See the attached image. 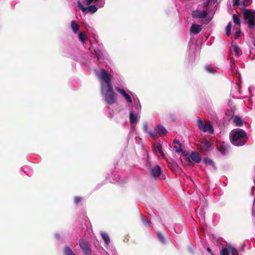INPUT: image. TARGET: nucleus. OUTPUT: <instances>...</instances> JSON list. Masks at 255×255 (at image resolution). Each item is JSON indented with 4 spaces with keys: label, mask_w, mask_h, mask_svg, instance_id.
Returning <instances> with one entry per match:
<instances>
[{
    "label": "nucleus",
    "mask_w": 255,
    "mask_h": 255,
    "mask_svg": "<svg viewBox=\"0 0 255 255\" xmlns=\"http://www.w3.org/2000/svg\"><path fill=\"white\" fill-rule=\"evenodd\" d=\"M230 140L232 144L237 146L245 145L248 140L246 132L242 129L232 130L230 134Z\"/></svg>",
    "instance_id": "f257e3e1"
},
{
    "label": "nucleus",
    "mask_w": 255,
    "mask_h": 255,
    "mask_svg": "<svg viewBox=\"0 0 255 255\" xmlns=\"http://www.w3.org/2000/svg\"><path fill=\"white\" fill-rule=\"evenodd\" d=\"M244 17L248 20V23L250 28H253L255 26V11L253 12L251 10L245 9L244 10Z\"/></svg>",
    "instance_id": "f03ea898"
},
{
    "label": "nucleus",
    "mask_w": 255,
    "mask_h": 255,
    "mask_svg": "<svg viewBox=\"0 0 255 255\" xmlns=\"http://www.w3.org/2000/svg\"><path fill=\"white\" fill-rule=\"evenodd\" d=\"M199 128L204 132L208 131L211 133H213L214 129L212 125L209 121L203 122L199 118L197 122Z\"/></svg>",
    "instance_id": "7ed1b4c3"
},
{
    "label": "nucleus",
    "mask_w": 255,
    "mask_h": 255,
    "mask_svg": "<svg viewBox=\"0 0 255 255\" xmlns=\"http://www.w3.org/2000/svg\"><path fill=\"white\" fill-rule=\"evenodd\" d=\"M79 244L84 255H92L91 245L89 242L81 239L79 241Z\"/></svg>",
    "instance_id": "20e7f679"
},
{
    "label": "nucleus",
    "mask_w": 255,
    "mask_h": 255,
    "mask_svg": "<svg viewBox=\"0 0 255 255\" xmlns=\"http://www.w3.org/2000/svg\"><path fill=\"white\" fill-rule=\"evenodd\" d=\"M104 99L108 105H113L116 103L117 101L116 94L114 91L106 92L105 95Z\"/></svg>",
    "instance_id": "39448f33"
},
{
    "label": "nucleus",
    "mask_w": 255,
    "mask_h": 255,
    "mask_svg": "<svg viewBox=\"0 0 255 255\" xmlns=\"http://www.w3.org/2000/svg\"><path fill=\"white\" fill-rule=\"evenodd\" d=\"M96 75L98 78L101 79L105 83H107L112 80L111 75L108 73V71H107L104 69H101L100 70V72H97L96 73Z\"/></svg>",
    "instance_id": "423d86ee"
},
{
    "label": "nucleus",
    "mask_w": 255,
    "mask_h": 255,
    "mask_svg": "<svg viewBox=\"0 0 255 255\" xmlns=\"http://www.w3.org/2000/svg\"><path fill=\"white\" fill-rule=\"evenodd\" d=\"M216 147L218 151L222 154H226L228 150V147L224 142H219L216 144Z\"/></svg>",
    "instance_id": "0eeeda50"
},
{
    "label": "nucleus",
    "mask_w": 255,
    "mask_h": 255,
    "mask_svg": "<svg viewBox=\"0 0 255 255\" xmlns=\"http://www.w3.org/2000/svg\"><path fill=\"white\" fill-rule=\"evenodd\" d=\"M186 158L189 160L190 158L196 163H199L201 162V157L196 151H192L189 155H186Z\"/></svg>",
    "instance_id": "6e6552de"
},
{
    "label": "nucleus",
    "mask_w": 255,
    "mask_h": 255,
    "mask_svg": "<svg viewBox=\"0 0 255 255\" xmlns=\"http://www.w3.org/2000/svg\"><path fill=\"white\" fill-rule=\"evenodd\" d=\"M78 6L83 12H85L87 9H88L89 12L94 13L97 10V8L95 5H92L89 6L88 7H84L81 2H78Z\"/></svg>",
    "instance_id": "1a4fd4ad"
},
{
    "label": "nucleus",
    "mask_w": 255,
    "mask_h": 255,
    "mask_svg": "<svg viewBox=\"0 0 255 255\" xmlns=\"http://www.w3.org/2000/svg\"><path fill=\"white\" fill-rule=\"evenodd\" d=\"M208 12L206 10H195L192 11V15L193 17L196 18H203L206 17Z\"/></svg>",
    "instance_id": "9d476101"
},
{
    "label": "nucleus",
    "mask_w": 255,
    "mask_h": 255,
    "mask_svg": "<svg viewBox=\"0 0 255 255\" xmlns=\"http://www.w3.org/2000/svg\"><path fill=\"white\" fill-rule=\"evenodd\" d=\"M116 90L125 97L127 102L130 103H132L131 97L126 92L124 89H121L119 87H116Z\"/></svg>",
    "instance_id": "9b49d317"
},
{
    "label": "nucleus",
    "mask_w": 255,
    "mask_h": 255,
    "mask_svg": "<svg viewBox=\"0 0 255 255\" xmlns=\"http://www.w3.org/2000/svg\"><path fill=\"white\" fill-rule=\"evenodd\" d=\"M150 172L153 177H158L161 173V169L159 166L157 165L151 168Z\"/></svg>",
    "instance_id": "f8f14e48"
},
{
    "label": "nucleus",
    "mask_w": 255,
    "mask_h": 255,
    "mask_svg": "<svg viewBox=\"0 0 255 255\" xmlns=\"http://www.w3.org/2000/svg\"><path fill=\"white\" fill-rule=\"evenodd\" d=\"M201 30V25L197 24H193L190 27V32L193 34H197Z\"/></svg>",
    "instance_id": "ddd939ff"
},
{
    "label": "nucleus",
    "mask_w": 255,
    "mask_h": 255,
    "mask_svg": "<svg viewBox=\"0 0 255 255\" xmlns=\"http://www.w3.org/2000/svg\"><path fill=\"white\" fill-rule=\"evenodd\" d=\"M231 52L236 55L239 56L242 54V51L240 47L236 44L232 45Z\"/></svg>",
    "instance_id": "4468645a"
},
{
    "label": "nucleus",
    "mask_w": 255,
    "mask_h": 255,
    "mask_svg": "<svg viewBox=\"0 0 255 255\" xmlns=\"http://www.w3.org/2000/svg\"><path fill=\"white\" fill-rule=\"evenodd\" d=\"M160 136L164 135L167 133V130L162 126H157L155 128Z\"/></svg>",
    "instance_id": "2eb2a0df"
},
{
    "label": "nucleus",
    "mask_w": 255,
    "mask_h": 255,
    "mask_svg": "<svg viewBox=\"0 0 255 255\" xmlns=\"http://www.w3.org/2000/svg\"><path fill=\"white\" fill-rule=\"evenodd\" d=\"M71 27L74 33H76L79 29V25L75 20L71 21Z\"/></svg>",
    "instance_id": "dca6fc26"
},
{
    "label": "nucleus",
    "mask_w": 255,
    "mask_h": 255,
    "mask_svg": "<svg viewBox=\"0 0 255 255\" xmlns=\"http://www.w3.org/2000/svg\"><path fill=\"white\" fill-rule=\"evenodd\" d=\"M129 121L131 124H135L137 122L136 115H135L132 111L129 113Z\"/></svg>",
    "instance_id": "f3484780"
},
{
    "label": "nucleus",
    "mask_w": 255,
    "mask_h": 255,
    "mask_svg": "<svg viewBox=\"0 0 255 255\" xmlns=\"http://www.w3.org/2000/svg\"><path fill=\"white\" fill-rule=\"evenodd\" d=\"M64 255H75L73 250L69 247H65L63 250Z\"/></svg>",
    "instance_id": "a211bd4d"
},
{
    "label": "nucleus",
    "mask_w": 255,
    "mask_h": 255,
    "mask_svg": "<svg viewBox=\"0 0 255 255\" xmlns=\"http://www.w3.org/2000/svg\"><path fill=\"white\" fill-rule=\"evenodd\" d=\"M101 237H102V239L105 242L106 244L108 245L110 243V240L109 239L108 235L104 232H102L101 233Z\"/></svg>",
    "instance_id": "6ab92c4d"
},
{
    "label": "nucleus",
    "mask_w": 255,
    "mask_h": 255,
    "mask_svg": "<svg viewBox=\"0 0 255 255\" xmlns=\"http://www.w3.org/2000/svg\"><path fill=\"white\" fill-rule=\"evenodd\" d=\"M233 121L237 126L240 127L243 125V122L241 118L238 116H236L234 118Z\"/></svg>",
    "instance_id": "aec40b11"
},
{
    "label": "nucleus",
    "mask_w": 255,
    "mask_h": 255,
    "mask_svg": "<svg viewBox=\"0 0 255 255\" xmlns=\"http://www.w3.org/2000/svg\"><path fill=\"white\" fill-rule=\"evenodd\" d=\"M227 247L229 249L231 255H238V252L235 247L230 245H227Z\"/></svg>",
    "instance_id": "412c9836"
},
{
    "label": "nucleus",
    "mask_w": 255,
    "mask_h": 255,
    "mask_svg": "<svg viewBox=\"0 0 255 255\" xmlns=\"http://www.w3.org/2000/svg\"><path fill=\"white\" fill-rule=\"evenodd\" d=\"M232 25V22H229L226 27V34L227 36H229L231 34Z\"/></svg>",
    "instance_id": "4be33fe9"
},
{
    "label": "nucleus",
    "mask_w": 255,
    "mask_h": 255,
    "mask_svg": "<svg viewBox=\"0 0 255 255\" xmlns=\"http://www.w3.org/2000/svg\"><path fill=\"white\" fill-rule=\"evenodd\" d=\"M230 250L227 245L220 251V255H229Z\"/></svg>",
    "instance_id": "5701e85b"
},
{
    "label": "nucleus",
    "mask_w": 255,
    "mask_h": 255,
    "mask_svg": "<svg viewBox=\"0 0 255 255\" xmlns=\"http://www.w3.org/2000/svg\"><path fill=\"white\" fill-rule=\"evenodd\" d=\"M78 37H79L80 40L83 43H84L85 40L86 38L85 33L83 32H80L79 33Z\"/></svg>",
    "instance_id": "b1692460"
},
{
    "label": "nucleus",
    "mask_w": 255,
    "mask_h": 255,
    "mask_svg": "<svg viewBox=\"0 0 255 255\" xmlns=\"http://www.w3.org/2000/svg\"><path fill=\"white\" fill-rule=\"evenodd\" d=\"M204 163L206 165H210L212 166L214 165V162L213 161L209 158L206 157L204 159Z\"/></svg>",
    "instance_id": "393cba45"
},
{
    "label": "nucleus",
    "mask_w": 255,
    "mask_h": 255,
    "mask_svg": "<svg viewBox=\"0 0 255 255\" xmlns=\"http://www.w3.org/2000/svg\"><path fill=\"white\" fill-rule=\"evenodd\" d=\"M155 148L159 151V152L162 155V156H164V155L162 150V145L160 143H157L155 146Z\"/></svg>",
    "instance_id": "a878e982"
},
{
    "label": "nucleus",
    "mask_w": 255,
    "mask_h": 255,
    "mask_svg": "<svg viewBox=\"0 0 255 255\" xmlns=\"http://www.w3.org/2000/svg\"><path fill=\"white\" fill-rule=\"evenodd\" d=\"M233 21L235 23H236L239 25H240L241 22H240V18L236 14H234L233 15Z\"/></svg>",
    "instance_id": "bb28decb"
},
{
    "label": "nucleus",
    "mask_w": 255,
    "mask_h": 255,
    "mask_svg": "<svg viewBox=\"0 0 255 255\" xmlns=\"http://www.w3.org/2000/svg\"><path fill=\"white\" fill-rule=\"evenodd\" d=\"M107 84V90L106 92H113L114 91V90H113V86H112V83H111V81H110L107 83H106Z\"/></svg>",
    "instance_id": "cd10ccee"
},
{
    "label": "nucleus",
    "mask_w": 255,
    "mask_h": 255,
    "mask_svg": "<svg viewBox=\"0 0 255 255\" xmlns=\"http://www.w3.org/2000/svg\"><path fill=\"white\" fill-rule=\"evenodd\" d=\"M174 148L175 149V151L177 153H179L180 152L182 151V149L181 148V144H179L177 145H174Z\"/></svg>",
    "instance_id": "c85d7f7f"
},
{
    "label": "nucleus",
    "mask_w": 255,
    "mask_h": 255,
    "mask_svg": "<svg viewBox=\"0 0 255 255\" xmlns=\"http://www.w3.org/2000/svg\"><path fill=\"white\" fill-rule=\"evenodd\" d=\"M204 147H205L206 149L208 150L209 147L211 146V143L209 141L207 140H205L203 141V145Z\"/></svg>",
    "instance_id": "c756f323"
},
{
    "label": "nucleus",
    "mask_w": 255,
    "mask_h": 255,
    "mask_svg": "<svg viewBox=\"0 0 255 255\" xmlns=\"http://www.w3.org/2000/svg\"><path fill=\"white\" fill-rule=\"evenodd\" d=\"M142 221L145 226L149 227L150 226V221L149 220L148 218L144 217V218L142 219Z\"/></svg>",
    "instance_id": "7c9ffc66"
},
{
    "label": "nucleus",
    "mask_w": 255,
    "mask_h": 255,
    "mask_svg": "<svg viewBox=\"0 0 255 255\" xmlns=\"http://www.w3.org/2000/svg\"><path fill=\"white\" fill-rule=\"evenodd\" d=\"M157 237L161 242H162L163 243H165V240H164L163 236L161 233H159V232L158 233Z\"/></svg>",
    "instance_id": "2f4dec72"
},
{
    "label": "nucleus",
    "mask_w": 255,
    "mask_h": 255,
    "mask_svg": "<svg viewBox=\"0 0 255 255\" xmlns=\"http://www.w3.org/2000/svg\"><path fill=\"white\" fill-rule=\"evenodd\" d=\"M198 149L202 152H205L208 151L203 145H200L198 147Z\"/></svg>",
    "instance_id": "473e14b6"
},
{
    "label": "nucleus",
    "mask_w": 255,
    "mask_h": 255,
    "mask_svg": "<svg viewBox=\"0 0 255 255\" xmlns=\"http://www.w3.org/2000/svg\"><path fill=\"white\" fill-rule=\"evenodd\" d=\"M82 200V198L79 196H76L74 199V203L78 204Z\"/></svg>",
    "instance_id": "72a5a7b5"
},
{
    "label": "nucleus",
    "mask_w": 255,
    "mask_h": 255,
    "mask_svg": "<svg viewBox=\"0 0 255 255\" xmlns=\"http://www.w3.org/2000/svg\"><path fill=\"white\" fill-rule=\"evenodd\" d=\"M251 0H243L242 4L244 6H248L251 3Z\"/></svg>",
    "instance_id": "f704fd0d"
},
{
    "label": "nucleus",
    "mask_w": 255,
    "mask_h": 255,
    "mask_svg": "<svg viewBox=\"0 0 255 255\" xmlns=\"http://www.w3.org/2000/svg\"><path fill=\"white\" fill-rule=\"evenodd\" d=\"M206 70L209 73H212V74H213L214 73V72H215V70L213 69V68H211L209 67H206Z\"/></svg>",
    "instance_id": "c9c22d12"
},
{
    "label": "nucleus",
    "mask_w": 255,
    "mask_h": 255,
    "mask_svg": "<svg viewBox=\"0 0 255 255\" xmlns=\"http://www.w3.org/2000/svg\"><path fill=\"white\" fill-rule=\"evenodd\" d=\"M240 0H233V5L234 6L240 5Z\"/></svg>",
    "instance_id": "e433bc0d"
},
{
    "label": "nucleus",
    "mask_w": 255,
    "mask_h": 255,
    "mask_svg": "<svg viewBox=\"0 0 255 255\" xmlns=\"http://www.w3.org/2000/svg\"><path fill=\"white\" fill-rule=\"evenodd\" d=\"M217 0H207V4H214Z\"/></svg>",
    "instance_id": "4c0bfd02"
},
{
    "label": "nucleus",
    "mask_w": 255,
    "mask_h": 255,
    "mask_svg": "<svg viewBox=\"0 0 255 255\" xmlns=\"http://www.w3.org/2000/svg\"><path fill=\"white\" fill-rule=\"evenodd\" d=\"M240 33H241L240 30L238 31H237V32L235 33V38H236V39H237V38H238V37H239L240 34Z\"/></svg>",
    "instance_id": "58836bf2"
},
{
    "label": "nucleus",
    "mask_w": 255,
    "mask_h": 255,
    "mask_svg": "<svg viewBox=\"0 0 255 255\" xmlns=\"http://www.w3.org/2000/svg\"><path fill=\"white\" fill-rule=\"evenodd\" d=\"M173 143H176L177 144H180L179 141L178 140H177L176 139H174V141H173Z\"/></svg>",
    "instance_id": "ea45409f"
},
{
    "label": "nucleus",
    "mask_w": 255,
    "mask_h": 255,
    "mask_svg": "<svg viewBox=\"0 0 255 255\" xmlns=\"http://www.w3.org/2000/svg\"><path fill=\"white\" fill-rule=\"evenodd\" d=\"M209 4H207V0L204 3V7H207L208 6V5H209Z\"/></svg>",
    "instance_id": "a19ab883"
},
{
    "label": "nucleus",
    "mask_w": 255,
    "mask_h": 255,
    "mask_svg": "<svg viewBox=\"0 0 255 255\" xmlns=\"http://www.w3.org/2000/svg\"><path fill=\"white\" fill-rule=\"evenodd\" d=\"M207 251H208L209 253H211V249H210V248H209V247H208V248H207Z\"/></svg>",
    "instance_id": "79ce46f5"
},
{
    "label": "nucleus",
    "mask_w": 255,
    "mask_h": 255,
    "mask_svg": "<svg viewBox=\"0 0 255 255\" xmlns=\"http://www.w3.org/2000/svg\"><path fill=\"white\" fill-rule=\"evenodd\" d=\"M144 129H145V130H147V125H145L144 126Z\"/></svg>",
    "instance_id": "37998d69"
},
{
    "label": "nucleus",
    "mask_w": 255,
    "mask_h": 255,
    "mask_svg": "<svg viewBox=\"0 0 255 255\" xmlns=\"http://www.w3.org/2000/svg\"><path fill=\"white\" fill-rule=\"evenodd\" d=\"M56 238L58 240H59V239H60V235H58V234H57V235H56Z\"/></svg>",
    "instance_id": "c03bdc74"
},
{
    "label": "nucleus",
    "mask_w": 255,
    "mask_h": 255,
    "mask_svg": "<svg viewBox=\"0 0 255 255\" xmlns=\"http://www.w3.org/2000/svg\"><path fill=\"white\" fill-rule=\"evenodd\" d=\"M149 135L151 137H154V134L152 133H149Z\"/></svg>",
    "instance_id": "a18cd8bd"
},
{
    "label": "nucleus",
    "mask_w": 255,
    "mask_h": 255,
    "mask_svg": "<svg viewBox=\"0 0 255 255\" xmlns=\"http://www.w3.org/2000/svg\"><path fill=\"white\" fill-rule=\"evenodd\" d=\"M211 255H214V254H211Z\"/></svg>",
    "instance_id": "49530a36"
}]
</instances>
